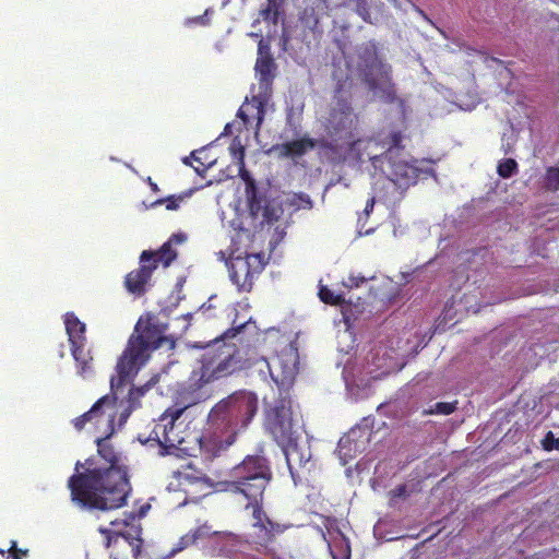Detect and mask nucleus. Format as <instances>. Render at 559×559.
Instances as JSON below:
<instances>
[{"instance_id":"nucleus-1","label":"nucleus","mask_w":559,"mask_h":559,"mask_svg":"<svg viewBox=\"0 0 559 559\" xmlns=\"http://www.w3.org/2000/svg\"><path fill=\"white\" fill-rule=\"evenodd\" d=\"M106 433L96 439L98 454L108 463L105 467H92L91 460H86L88 467L79 472L82 465L76 462L75 471L68 479L71 500L85 510H115L127 503L131 491L128 471L119 464V455L109 443Z\"/></svg>"},{"instance_id":"nucleus-2","label":"nucleus","mask_w":559,"mask_h":559,"mask_svg":"<svg viewBox=\"0 0 559 559\" xmlns=\"http://www.w3.org/2000/svg\"><path fill=\"white\" fill-rule=\"evenodd\" d=\"M258 412V397L248 392L234 393L216 403L209 413V431L199 439L205 459H214L236 441Z\"/></svg>"},{"instance_id":"nucleus-3","label":"nucleus","mask_w":559,"mask_h":559,"mask_svg":"<svg viewBox=\"0 0 559 559\" xmlns=\"http://www.w3.org/2000/svg\"><path fill=\"white\" fill-rule=\"evenodd\" d=\"M245 328L246 323L231 326L207 345L200 359V366L192 370L188 379L189 404L210 399L212 395L210 384L240 370L239 349L231 340Z\"/></svg>"},{"instance_id":"nucleus-4","label":"nucleus","mask_w":559,"mask_h":559,"mask_svg":"<svg viewBox=\"0 0 559 559\" xmlns=\"http://www.w3.org/2000/svg\"><path fill=\"white\" fill-rule=\"evenodd\" d=\"M167 324L157 316L147 313L140 317L128 344L116 365V376L111 377V388H122L150 359L152 352L166 346L175 347V340L166 335Z\"/></svg>"},{"instance_id":"nucleus-5","label":"nucleus","mask_w":559,"mask_h":559,"mask_svg":"<svg viewBox=\"0 0 559 559\" xmlns=\"http://www.w3.org/2000/svg\"><path fill=\"white\" fill-rule=\"evenodd\" d=\"M230 476L228 489L248 500L246 509H250L251 504L263 503L264 491L273 478L270 462L265 457L247 455L231 469Z\"/></svg>"},{"instance_id":"nucleus-6","label":"nucleus","mask_w":559,"mask_h":559,"mask_svg":"<svg viewBox=\"0 0 559 559\" xmlns=\"http://www.w3.org/2000/svg\"><path fill=\"white\" fill-rule=\"evenodd\" d=\"M359 59V69L368 90L385 104L395 103L399 97L392 81L391 66L379 58L376 46L367 45L360 52Z\"/></svg>"},{"instance_id":"nucleus-7","label":"nucleus","mask_w":559,"mask_h":559,"mask_svg":"<svg viewBox=\"0 0 559 559\" xmlns=\"http://www.w3.org/2000/svg\"><path fill=\"white\" fill-rule=\"evenodd\" d=\"M355 88L354 79L348 74L336 82L328 117V124L335 133L350 134L359 124V116L352 105Z\"/></svg>"},{"instance_id":"nucleus-8","label":"nucleus","mask_w":559,"mask_h":559,"mask_svg":"<svg viewBox=\"0 0 559 559\" xmlns=\"http://www.w3.org/2000/svg\"><path fill=\"white\" fill-rule=\"evenodd\" d=\"M264 428L281 448H287L298 441L299 435L289 397L281 396L273 404L265 406Z\"/></svg>"},{"instance_id":"nucleus-9","label":"nucleus","mask_w":559,"mask_h":559,"mask_svg":"<svg viewBox=\"0 0 559 559\" xmlns=\"http://www.w3.org/2000/svg\"><path fill=\"white\" fill-rule=\"evenodd\" d=\"M263 503L251 504L252 509V543L259 551L275 557L277 549L275 546L276 536L281 535L287 528L285 525L273 522L263 511Z\"/></svg>"},{"instance_id":"nucleus-10","label":"nucleus","mask_w":559,"mask_h":559,"mask_svg":"<svg viewBox=\"0 0 559 559\" xmlns=\"http://www.w3.org/2000/svg\"><path fill=\"white\" fill-rule=\"evenodd\" d=\"M187 406L169 407L160 416L158 423L152 429L148 440L156 441L162 454H169L171 450L185 451L183 438L177 431L176 420L180 418Z\"/></svg>"},{"instance_id":"nucleus-11","label":"nucleus","mask_w":559,"mask_h":559,"mask_svg":"<svg viewBox=\"0 0 559 559\" xmlns=\"http://www.w3.org/2000/svg\"><path fill=\"white\" fill-rule=\"evenodd\" d=\"M230 281L239 293L251 292L254 280L264 269V259L261 253H251L245 257L231 258L227 263Z\"/></svg>"},{"instance_id":"nucleus-12","label":"nucleus","mask_w":559,"mask_h":559,"mask_svg":"<svg viewBox=\"0 0 559 559\" xmlns=\"http://www.w3.org/2000/svg\"><path fill=\"white\" fill-rule=\"evenodd\" d=\"M285 454L287 466L295 485L301 483L302 478L310 475L314 463L311 461V451L309 447H300L298 441L281 448Z\"/></svg>"},{"instance_id":"nucleus-13","label":"nucleus","mask_w":559,"mask_h":559,"mask_svg":"<svg viewBox=\"0 0 559 559\" xmlns=\"http://www.w3.org/2000/svg\"><path fill=\"white\" fill-rule=\"evenodd\" d=\"M151 255L148 250H144L140 255L139 267L129 272L124 277V287L133 296L141 297L147 290L153 272L156 270V264L150 263Z\"/></svg>"},{"instance_id":"nucleus-14","label":"nucleus","mask_w":559,"mask_h":559,"mask_svg":"<svg viewBox=\"0 0 559 559\" xmlns=\"http://www.w3.org/2000/svg\"><path fill=\"white\" fill-rule=\"evenodd\" d=\"M386 177L401 190V194L417 183L421 170L413 163L396 158L386 160Z\"/></svg>"},{"instance_id":"nucleus-15","label":"nucleus","mask_w":559,"mask_h":559,"mask_svg":"<svg viewBox=\"0 0 559 559\" xmlns=\"http://www.w3.org/2000/svg\"><path fill=\"white\" fill-rule=\"evenodd\" d=\"M120 388L112 389L110 386V393L102 396L98 401H104L97 413L93 416V425L96 428L103 427V433L107 437H111L115 432V420L118 415V397L117 391Z\"/></svg>"},{"instance_id":"nucleus-16","label":"nucleus","mask_w":559,"mask_h":559,"mask_svg":"<svg viewBox=\"0 0 559 559\" xmlns=\"http://www.w3.org/2000/svg\"><path fill=\"white\" fill-rule=\"evenodd\" d=\"M265 116V102L261 96H252L251 99L246 98V102L240 106L237 112L245 127L249 128L253 124L257 129L260 128Z\"/></svg>"},{"instance_id":"nucleus-17","label":"nucleus","mask_w":559,"mask_h":559,"mask_svg":"<svg viewBox=\"0 0 559 559\" xmlns=\"http://www.w3.org/2000/svg\"><path fill=\"white\" fill-rule=\"evenodd\" d=\"M314 147L316 141L311 138L304 136L298 140L274 145L272 151L276 152L280 157L296 158L304 156L308 151Z\"/></svg>"},{"instance_id":"nucleus-18","label":"nucleus","mask_w":559,"mask_h":559,"mask_svg":"<svg viewBox=\"0 0 559 559\" xmlns=\"http://www.w3.org/2000/svg\"><path fill=\"white\" fill-rule=\"evenodd\" d=\"M243 157L245 153L243 148H241L239 151V176L246 182V194L251 212H258L261 209V200L258 197L255 181L246 169Z\"/></svg>"},{"instance_id":"nucleus-19","label":"nucleus","mask_w":559,"mask_h":559,"mask_svg":"<svg viewBox=\"0 0 559 559\" xmlns=\"http://www.w3.org/2000/svg\"><path fill=\"white\" fill-rule=\"evenodd\" d=\"M319 298L322 302L331 306H341L343 320L346 325H350L352 321L356 319L353 313L352 306L346 304L345 298L341 294H335L326 286H321L319 289Z\"/></svg>"},{"instance_id":"nucleus-20","label":"nucleus","mask_w":559,"mask_h":559,"mask_svg":"<svg viewBox=\"0 0 559 559\" xmlns=\"http://www.w3.org/2000/svg\"><path fill=\"white\" fill-rule=\"evenodd\" d=\"M64 325L70 347L76 345H86V325L85 323L81 322L73 312H67L64 314Z\"/></svg>"},{"instance_id":"nucleus-21","label":"nucleus","mask_w":559,"mask_h":559,"mask_svg":"<svg viewBox=\"0 0 559 559\" xmlns=\"http://www.w3.org/2000/svg\"><path fill=\"white\" fill-rule=\"evenodd\" d=\"M259 16L266 24L276 27L285 19V0H266L259 10Z\"/></svg>"},{"instance_id":"nucleus-22","label":"nucleus","mask_w":559,"mask_h":559,"mask_svg":"<svg viewBox=\"0 0 559 559\" xmlns=\"http://www.w3.org/2000/svg\"><path fill=\"white\" fill-rule=\"evenodd\" d=\"M86 345H76L70 347L71 355L76 364L78 373L86 377L93 372V356L90 349H85Z\"/></svg>"},{"instance_id":"nucleus-23","label":"nucleus","mask_w":559,"mask_h":559,"mask_svg":"<svg viewBox=\"0 0 559 559\" xmlns=\"http://www.w3.org/2000/svg\"><path fill=\"white\" fill-rule=\"evenodd\" d=\"M154 382L148 381L141 386H132L128 393L129 407L119 414V426H122L129 418L131 412L140 406V399L152 388Z\"/></svg>"},{"instance_id":"nucleus-24","label":"nucleus","mask_w":559,"mask_h":559,"mask_svg":"<svg viewBox=\"0 0 559 559\" xmlns=\"http://www.w3.org/2000/svg\"><path fill=\"white\" fill-rule=\"evenodd\" d=\"M209 535V527L198 526L194 530H191L190 532L181 536L171 552L176 554L182 551L183 549L194 545L199 539L206 538Z\"/></svg>"},{"instance_id":"nucleus-25","label":"nucleus","mask_w":559,"mask_h":559,"mask_svg":"<svg viewBox=\"0 0 559 559\" xmlns=\"http://www.w3.org/2000/svg\"><path fill=\"white\" fill-rule=\"evenodd\" d=\"M148 251L152 254V260H150V263L156 264V267L159 263H162L164 266H168L177 258V252L173 249L171 241H166L156 251Z\"/></svg>"},{"instance_id":"nucleus-26","label":"nucleus","mask_w":559,"mask_h":559,"mask_svg":"<svg viewBox=\"0 0 559 559\" xmlns=\"http://www.w3.org/2000/svg\"><path fill=\"white\" fill-rule=\"evenodd\" d=\"M274 60L270 55L261 56L258 58L255 62V71L259 75L260 82L266 84L271 83L274 78Z\"/></svg>"},{"instance_id":"nucleus-27","label":"nucleus","mask_w":559,"mask_h":559,"mask_svg":"<svg viewBox=\"0 0 559 559\" xmlns=\"http://www.w3.org/2000/svg\"><path fill=\"white\" fill-rule=\"evenodd\" d=\"M403 134L401 131H391L384 139L383 145L386 146L385 159L391 160L392 158H396L397 151L401 150L402 146Z\"/></svg>"},{"instance_id":"nucleus-28","label":"nucleus","mask_w":559,"mask_h":559,"mask_svg":"<svg viewBox=\"0 0 559 559\" xmlns=\"http://www.w3.org/2000/svg\"><path fill=\"white\" fill-rule=\"evenodd\" d=\"M202 155H205V150L204 148H201V150H197V151H193L190 155V157H185L183 158V163L186 165H191L190 163V158H193L197 163H198V166H193L195 173L200 176H204V174L206 173V170L213 165V160H207L206 157H203Z\"/></svg>"},{"instance_id":"nucleus-29","label":"nucleus","mask_w":559,"mask_h":559,"mask_svg":"<svg viewBox=\"0 0 559 559\" xmlns=\"http://www.w3.org/2000/svg\"><path fill=\"white\" fill-rule=\"evenodd\" d=\"M104 401H96L93 406L90 408V411L85 412L84 414L75 417L73 420H72V424L74 426V428L78 430V431H81L85 428L86 424H92L93 425V416L97 413V409L99 408V406L102 405Z\"/></svg>"},{"instance_id":"nucleus-30","label":"nucleus","mask_w":559,"mask_h":559,"mask_svg":"<svg viewBox=\"0 0 559 559\" xmlns=\"http://www.w3.org/2000/svg\"><path fill=\"white\" fill-rule=\"evenodd\" d=\"M544 187L549 191L559 190V167H548L544 176Z\"/></svg>"},{"instance_id":"nucleus-31","label":"nucleus","mask_w":559,"mask_h":559,"mask_svg":"<svg viewBox=\"0 0 559 559\" xmlns=\"http://www.w3.org/2000/svg\"><path fill=\"white\" fill-rule=\"evenodd\" d=\"M497 173L501 178H510L518 173V163L513 158H506L499 162Z\"/></svg>"},{"instance_id":"nucleus-32","label":"nucleus","mask_w":559,"mask_h":559,"mask_svg":"<svg viewBox=\"0 0 559 559\" xmlns=\"http://www.w3.org/2000/svg\"><path fill=\"white\" fill-rule=\"evenodd\" d=\"M456 409V402H438L429 411H426V414H441V415H450Z\"/></svg>"},{"instance_id":"nucleus-33","label":"nucleus","mask_w":559,"mask_h":559,"mask_svg":"<svg viewBox=\"0 0 559 559\" xmlns=\"http://www.w3.org/2000/svg\"><path fill=\"white\" fill-rule=\"evenodd\" d=\"M183 200V197L182 195H169L165 199H158L156 201H154L151 206L152 207H155L157 205H162V204H165L166 205V209L168 211H175L179 207V203Z\"/></svg>"},{"instance_id":"nucleus-34","label":"nucleus","mask_w":559,"mask_h":559,"mask_svg":"<svg viewBox=\"0 0 559 559\" xmlns=\"http://www.w3.org/2000/svg\"><path fill=\"white\" fill-rule=\"evenodd\" d=\"M122 536L129 540V544L132 546V552H133V557L135 559H138L141 555V549H142V544H143V540L142 538L140 537V530H136L135 531V536H133L132 534L130 533H127V534H122Z\"/></svg>"},{"instance_id":"nucleus-35","label":"nucleus","mask_w":559,"mask_h":559,"mask_svg":"<svg viewBox=\"0 0 559 559\" xmlns=\"http://www.w3.org/2000/svg\"><path fill=\"white\" fill-rule=\"evenodd\" d=\"M352 439L350 437H343L341 438V440L338 441V452H340V455L342 456H352L350 454V451H352Z\"/></svg>"},{"instance_id":"nucleus-36","label":"nucleus","mask_w":559,"mask_h":559,"mask_svg":"<svg viewBox=\"0 0 559 559\" xmlns=\"http://www.w3.org/2000/svg\"><path fill=\"white\" fill-rule=\"evenodd\" d=\"M263 218L266 223L271 224L278 219V215L276 214V211L274 209H270L269 206H265L263 209Z\"/></svg>"},{"instance_id":"nucleus-37","label":"nucleus","mask_w":559,"mask_h":559,"mask_svg":"<svg viewBox=\"0 0 559 559\" xmlns=\"http://www.w3.org/2000/svg\"><path fill=\"white\" fill-rule=\"evenodd\" d=\"M187 240V235L183 233H177L171 235V237L167 241H171V246L175 245H181Z\"/></svg>"},{"instance_id":"nucleus-38","label":"nucleus","mask_w":559,"mask_h":559,"mask_svg":"<svg viewBox=\"0 0 559 559\" xmlns=\"http://www.w3.org/2000/svg\"><path fill=\"white\" fill-rule=\"evenodd\" d=\"M374 203H376V200H374L373 197L367 200L365 209H364V215H365L366 218L373 211Z\"/></svg>"},{"instance_id":"nucleus-39","label":"nucleus","mask_w":559,"mask_h":559,"mask_svg":"<svg viewBox=\"0 0 559 559\" xmlns=\"http://www.w3.org/2000/svg\"><path fill=\"white\" fill-rule=\"evenodd\" d=\"M19 552H22V550L16 549V543L12 542V545L9 549V558L10 559H21L19 556Z\"/></svg>"},{"instance_id":"nucleus-40","label":"nucleus","mask_w":559,"mask_h":559,"mask_svg":"<svg viewBox=\"0 0 559 559\" xmlns=\"http://www.w3.org/2000/svg\"><path fill=\"white\" fill-rule=\"evenodd\" d=\"M394 497H404L406 493L405 485H400L393 490Z\"/></svg>"},{"instance_id":"nucleus-41","label":"nucleus","mask_w":559,"mask_h":559,"mask_svg":"<svg viewBox=\"0 0 559 559\" xmlns=\"http://www.w3.org/2000/svg\"><path fill=\"white\" fill-rule=\"evenodd\" d=\"M147 183L150 185V187H151L153 192H158L159 191V188H158L157 183L154 182L151 177L147 178Z\"/></svg>"},{"instance_id":"nucleus-42","label":"nucleus","mask_w":559,"mask_h":559,"mask_svg":"<svg viewBox=\"0 0 559 559\" xmlns=\"http://www.w3.org/2000/svg\"><path fill=\"white\" fill-rule=\"evenodd\" d=\"M331 554H332L333 559H349L350 558V554H349V548L348 547H347L346 551L341 557H337L333 552H331Z\"/></svg>"},{"instance_id":"nucleus-43","label":"nucleus","mask_w":559,"mask_h":559,"mask_svg":"<svg viewBox=\"0 0 559 559\" xmlns=\"http://www.w3.org/2000/svg\"><path fill=\"white\" fill-rule=\"evenodd\" d=\"M147 509H150V506H148V504H146V506H142V507H141V509H140V512H139V515H138V516H139V518L144 516V515H145V513H146V510H147Z\"/></svg>"},{"instance_id":"nucleus-44","label":"nucleus","mask_w":559,"mask_h":559,"mask_svg":"<svg viewBox=\"0 0 559 559\" xmlns=\"http://www.w3.org/2000/svg\"><path fill=\"white\" fill-rule=\"evenodd\" d=\"M417 11H418V13H419L420 15H423L425 19H427V16H426V14L424 13V11H423V10L417 9Z\"/></svg>"},{"instance_id":"nucleus-45","label":"nucleus","mask_w":559,"mask_h":559,"mask_svg":"<svg viewBox=\"0 0 559 559\" xmlns=\"http://www.w3.org/2000/svg\"><path fill=\"white\" fill-rule=\"evenodd\" d=\"M350 281L353 282L352 286H358V282L355 281V278H350Z\"/></svg>"},{"instance_id":"nucleus-46","label":"nucleus","mask_w":559,"mask_h":559,"mask_svg":"<svg viewBox=\"0 0 559 559\" xmlns=\"http://www.w3.org/2000/svg\"><path fill=\"white\" fill-rule=\"evenodd\" d=\"M548 438H551V439H552V433H551V431H548L547 437H546V441L548 440Z\"/></svg>"},{"instance_id":"nucleus-47","label":"nucleus","mask_w":559,"mask_h":559,"mask_svg":"<svg viewBox=\"0 0 559 559\" xmlns=\"http://www.w3.org/2000/svg\"><path fill=\"white\" fill-rule=\"evenodd\" d=\"M128 516H129V519H130L131 521H133V520L135 519V515H134L133 513H130Z\"/></svg>"},{"instance_id":"nucleus-48","label":"nucleus","mask_w":559,"mask_h":559,"mask_svg":"<svg viewBox=\"0 0 559 559\" xmlns=\"http://www.w3.org/2000/svg\"><path fill=\"white\" fill-rule=\"evenodd\" d=\"M555 443H556V449H559V438L555 440Z\"/></svg>"},{"instance_id":"nucleus-49","label":"nucleus","mask_w":559,"mask_h":559,"mask_svg":"<svg viewBox=\"0 0 559 559\" xmlns=\"http://www.w3.org/2000/svg\"><path fill=\"white\" fill-rule=\"evenodd\" d=\"M197 21L203 23V16H198Z\"/></svg>"},{"instance_id":"nucleus-50","label":"nucleus","mask_w":559,"mask_h":559,"mask_svg":"<svg viewBox=\"0 0 559 559\" xmlns=\"http://www.w3.org/2000/svg\"><path fill=\"white\" fill-rule=\"evenodd\" d=\"M371 230H372V229H366V230H365V234H366V235H369V234L371 233Z\"/></svg>"},{"instance_id":"nucleus-51","label":"nucleus","mask_w":559,"mask_h":559,"mask_svg":"<svg viewBox=\"0 0 559 559\" xmlns=\"http://www.w3.org/2000/svg\"><path fill=\"white\" fill-rule=\"evenodd\" d=\"M545 449L550 450V449H551V447H550V445H548L547 443H545Z\"/></svg>"},{"instance_id":"nucleus-52","label":"nucleus","mask_w":559,"mask_h":559,"mask_svg":"<svg viewBox=\"0 0 559 559\" xmlns=\"http://www.w3.org/2000/svg\"><path fill=\"white\" fill-rule=\"evenodd\" d=\"M124 525H129V522L127 520H123Z\"/></svg>"}]
</instances>
